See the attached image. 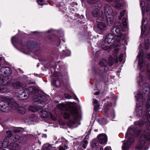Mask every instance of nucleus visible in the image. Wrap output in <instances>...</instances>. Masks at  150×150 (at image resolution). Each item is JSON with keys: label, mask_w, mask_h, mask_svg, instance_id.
<instances>
[{"label": "nucleus", "mask_w": 150, "mask_h": 150, "mask_svg": "<svg viewBox=\"0 0 150 150\" xmlns=\"http://www.w3.org/2000/svg\"><path fill=\"white\" fill-rule=\"evenodd\" d=\"M146 109L149 115L145 113L142 116V120L135 122L134 125L136 127L138 126L141 127L145 124L146 129L143 131L141 137L150 142V106H146Z\"/></svg>", "instance_id": "1"}, {"label": "nucleus", "mask_w": 150, "mask_h": 150, "mask_svg": "<svg viewBox=\"0 0 150 150\" xmlns=\"http://www.w3.org/2000/svg\"><path fill=\"white\" fill-rule=\"evenodd\" d=\"M141 132V130L137 127L131 126L129 128L125 138L128 139L127 141H124L122 146L123 150H128L134 140V137H137Z\"/></svg>", "instance_id": "2"}, {"label": "nucleus", "mask_w": 150, "mask_h": 150, "mask_svg": "<svg viewBox=\"0 0 150 150\" xmlns=\"http://www.w3.org/2000/svg\"><path fill=\"white\" fill-rule=\"evenodd\" d=\"M0 100V109L3 112H8L12 108L16 109L18 105L12 98L8 96H2Z\"/></svg>", "instance_id": "3"}, {"label": "nucleus", "mask_w": 150, "mask_h": 150, "mask_svg": "<svg viewBox=\"0 0 150 150\" xmlns=\"http://www.w3.org/2000/svg\"><path fill=\"white\" fill-rule=\"evenodd\" d=\"M33 98L35 105H36L34 106L30 105L28 107V109L33 112H35L38 111L39 109H42L44 106L39 104L45 105V102L46 100L45 97L42 94H38L34 96Z\"/></svg>", "instance_id": "4"}, {"label": "nucleus", "mask_w": 150, "mask_h": 150, "mask_svg": "<svg viewBox=\"0 0 150 150\" xmlns=\"http://www.w3.org/2000/svg\"><path fill=\"white\" fill-rule=\"evenodd\" d=\"M70 113L65 112L63 114V117L65 119H69L70 118L69 121L72 124L76 123L77 118L79 116V114L77 109L74 107H71L69 109Z\"/></svg>", "instance_id": "5"}, {"label": "nucleus", "mask_w": 150, "mask_h": 150, "mask_svg": "<svg viewBox=\"0 0 150 150\" xmlns=\"http://www.w3.org/2000/svg\"><path fill=\"white\" fill-rule=\"evenodd\" d=\"M102 4V2H100L98 4H96L93 10L91 11L92 16L95 18H97V21H103L104 19L103 12L100 11Z\"/></svg>", "instance_id": "6"}, {"label": "nucleus", "mask_w": 150, "mask_h": 150, "mask_svg": "<svg viewBox=\"0 0 150 150\" xmlns=\"http://www.w3.org/2000/svg\"><path fill=\"white\" fill-rule=\"evenodd\" d=\"M143 51L142 49L140 50L139 52V54L137 57L140 70L142 71H144L146 67L147 69H148L149 65L148 62L144 61L143 59Z\"/></svg>", "instance_id": "7"}, {"label": "nucleus", "mask_w": 150, "mask_h": 150, "mask_svg": "<svg viewBox=\"0 0 150 150\" xmlns=\"http://www.w3.org/2000/svg\"><path fill=\"white\" fill-rule=\"evenodd\" d=\"M12 70L9 67H2L0 69V76H2L1 78L7 77L8 78L6 80H5V83H6L8 80L10 81V83L11 82V76L10 75L12 73Z\"/></svg>", "instance_id": "8"}, {"label": "nucleus", "mask_w": 150, "mask_h": 150, "mask_svg": "<svg viewBox=\"0 0 150 150\" xmlns=\"http://www.w3.org/2000/svg\"><path fill=\"white\" fill-rule=\"evenodd\" d=\"M140 78H141V81H138V83L140 85H141V84L143 85V92L144 93V96H147L150 91V87L149 84L145 81V77L140 75Z\"/></svg>", "instance_id": "9"}, {"label": "nucleus", "mask_w": 150, "mask_h": 150, "mask_svg": "<svg viewBox=\"0 0 150 150\" xmlns=\"http://www.w3.org/2000/svg\"><path fill=\"white\" fill-rule=\"evenodd\" d=\"M112 33L117 38L122 39H124L125 36L122 33V31L119 27L115 26L113 27L111 30Z\"/></svg>", "instance_id": "10"}, {"label": "nucleus", "mask_w": 150, "mask_h": 150, "mask_svg": "<svg viewBox=\"0 0 150 150\" xmlns=\"http://www.w3.org/2000/svg\"><path fill=\"white\" fill-rule=\"evenodd\" d=\"M145 3L149 4V5L146 6V12L150 14V0H144L143 1H141L140 5L141 7L142 11L143 13V11H144Z\"/></svg>", "instance_id": "11"}, {"label": "nucleus", "mask_w": 150, "mask_h": 150, "mask_svg": "<svg viewBox=\"0 0 150 150\" xmlns=\"http://www.w3.org/2000/svg\"><path fill=\"white\" fill-rule=\"evenodd\" d=\"M14 137H6L2 142L1 141H0V149L1 148H5L7 147V146L8 143H10V140L13 139Z\"/></svg>", "instance_id": "12"}, {"label": "nucleus", "mask_w": 150, "mask_h": 150, "mask_svg": "<svg viewBox=\"0 0 150 150\" xmlns=\"http://www.w3.org/2000/svg\"><path fill=\"white\" fill-rule=\"evenodd\" d=\"M97 137L100 144H103L107 143V136L105 134L103 133L99 134L98 135Z\"/></svg>", "instance_id": "13"}, {"label": "nucleus", "mask_w": 150, "mask_h": 150, "mask_svg": "<svg viewBox=\"0 0 150 150\" xmlns=\"http://www.w3.org/2000/svg\"><path fill=\"white\" fill-rule=\"evenodd\" d=\"M25 89L28 95H32L35 93H38L39 91L38 89L33 86L29 87L27 89L25 88Z\"/></svg>", "instance_id": "14"}, {"label": "nucleus", "mask_w": 150, "mask_h": 150, "mask_svg": "<svg viewBox=\"0 0 150 150\" xmlns=\"http://www.w3.org/2000/svg\"><path fill=\"white\" fill-rule=\"evenodd\" d=\"M7 147L11 150H19L20 146L16 143L12 142L9 145L8 144Z\"/></svg>", "instance_id": "15"}, {"label": "nucleus", "mask_w": 150, "mask_h": 150, "mask_svg": "<svg viewBox=\"0 0 150 150\" xmlns=\"http://www.w3.org/2000/svg\"><path fill=\"white\" fill-rule=\"evenodd\" d=\"M11 84L15 89L22 88L24 86V85L23 83L18 81H15Z\"/></svg>", "instance_id": "16"}, {"label": "nucleus", "mask_w": 150, "mask_h": 150, "mask_svg": "<svg viewBox=\"0 0 150 150\" xmlns=\"http://www.w3.org/2000/svg\"><path fill=\"white\" fill-rule=\"evenodd\" d=\"M104 12L105 16L107 17L112 14V10L111 7L108 4H105L104 9Z\"/></svg>", "instance_id": "17"}, {"label": "nucleus", "mask_w": 150, "mask_h": 150, "mask_svg": "<svg viewBox=\"0 0 150 150\" xmlns=\"http://www.w3.org/2000/svg\"><path fill=\"white\" fill-rule=\"evenodd\" d=\"M137 108L136 110V115L140 117L142 114V107L139 104H137Z\"/></svg>", "instance_id": "18"}, {"label": "nucleus", "mask_w": 150, "mask_h": 150, "mask_svg": "<svg viewBox=\"0 0 150 150\" xmlns=\"http://www.w3.org/2000/svg\"><path fill=\"white\" fill-rule=\"evenodd\" d=\"M114 36L112 34H109L106 37L105 39V43L106 44H109L113 40Z\"/></svg>", "instance_id": "19"}, {"label": "nucleus", "mask_w": 150, "mask_h": 150, "mask_svg": "<svg viewBox=\"0 0 150 150\" xmlns=\"http://www.w3.org/2000/svg\"><path fill=\"white\" fill-rule=\"evenodd\" d=\"M98 23L97 26L98 29L100 30H104L106 29V25L104 23L102 22H99L98 21H97Z\"/></svg>", "instance_id": "20"}, {"label": "nucleus", "mask_w": 150, "mask_h": 150, "mask_svg": "<svg viewBox=\"0 0 150 150\" xmlns=\"http://www.w3.org/2000/svg\"><path fill=\"white\" fill-rule=\"evenodd\" d=\"M39 114L42 118H45L48 117L49 115V114H50V113L43 110L40 112Z\"/></svg>", "instance_id": "21"}, {"label": "nucleus", "mask_w": 150, "mask_h": 150, "mask_svg": "<svg viewBox=\"0 0 150 150\" xmlns=\"http://www.w3.org/2000/svg\"><path fill=\"white\" fill-rule=\"evenodd\" d=\"M6 133L7 134H8V135L6 137H11L12 136L14 137V138H13V139L10 140V142H12V141H17L18 140L19 138V137L18 136H16L14 135H12V134L11 133V132L10 131H6Z\"/></svg>", "instance_id": "22"}, {"label": "nucleus", "mask_w": 150, "mask_h": 150, "mask_svg": "<svg viewBox=\"0 0 150 150\" xmlns=\"http://www.w3.org/2000/svg\"><path fill=\"white\" fill-rule=\"evenodd\" d=\"M93 105L94 106V111L97 112L99 110L100 104L98 100L96 99H94L93 101Z\"/></svg>", "instance_id": "23"}, {"label": "nucleus", "mask_w": 150, "mask_h": 150, "mask_svg": "<svg viewBox=\"0 0 150 150\" xmlns=\"http://www.w3.org/2000/svg\"><path fill=\"white\" fill-rule=\"evenodd\" d=\"M24 89L21 90L19 91L18 93L19 97L22 99H25L28 96H27L26 94H25V93H24Z\"/></svg>", "instance_id": "24"}, {"label": "nucleus", "mask_w": 150, "mask_h": 150, "mask_svg": "<svg viewBox=\"0 0 150 150\" xmlns=\"http://www.w3.org/2000/svg\"><path fill=\"white\" fill-rule=\"evenodd\" d=\"M145 144V141L143 139H140L138 145L136 147V149H141L144 146Z\"/></svg>", "instance_id": "25"}, {"label": "nucleus", "mask_w": 150, "mask_h": 150, "mask_svg": "<svg viewBox=\"0 0 150 150\" xmlns=\"http://www.w3.org/2000/svg\"><path fill=\"white\" fill-rule=\"evenodd\" d=\"M8 78L7 77H5L4 78H0V84H1L4 86L8 85L10 83V81H7L6 83H5V80H6Z\"/></svg>", "instance_id": "26"}, {"label": "nucleus", "mask_w": 150, "mask_h": 150, "mask_svg": "<svg viewBox=\"0 0 150 150\" xmlns=\"http://www.w3.org/2000/svg\"><path fill=\"white\" fill-rule=\"evenodd\" d=\"M135 97L136 98V99L137 101H141L142 100L143 98H144V96H143L142 94V93L140 92H139L137 95L135 96Z\"/></svg>", "instance_id": "27"}, {"label": "nucleus", "mask_w": 150, "mask_h": 150, "mask_svg": "<svg viewBox=\"0 0 150 150\" xmlns=\"http://www.w3.org/2000/svg\"><path fill=\"white\" fill-rule=\"evenodd\" d=\"M145 21L142 20L141 25V35H144L146 28V24H145Z\"/></svg>", "instance_id": "28"}, {"label": "nucleus", "mask_w": 150, "mask_h": 150, "mask_svg": "<svg viewBox=\"0 0 150 150\" xmlns=\"http://www.w3.org/2000/svg\"><path fill=\"white\" fill-rule=\"evenodd\" d=\"M87 2L89 4H94L95 6L96 4H98L100 2H102L100 0H87Z\"/></svg>", "instance_id": "29"}, {"label": "nucleus", "mask_w": 150, "mask_h": 150, "mask_svg": "<svg viewBox=\"0 0 150 150\" xmlns=\"http://www.w3.org/2000/svg\"><path fill=\"white\" fill-rule=\"evenodd\" d=\"M30 44L31 45H28V52H25V53L27 54H30V52L31 51V50H33L34 45V42H30Z\"/></svg>", "instance_id": "30"}, {"label": "nucleus", "mask_w": 150, "mask_h": 150, "mask_svg": "<svg viewBox=\"0 0 150 150\" xmlns=\"http://www.w3.org/2000/svg\"><path fill=\"white\" fill-rule=\"evenodd\" d=\"M99 64L102 68H105L107 64V60L105 59H103L100 62Z\"/></svg>", "instance_id": "31"}, {"label": "nucleus", "mask_w": 150, "mask_h": 150, "mask_svg": "<svg viewBox=\"0 0 150 150\" xmlns=\"http://www.w3.org/2000/svg\"><path fill=\"white\" fill-rule=\"evenodd\" d=\"M88 143V141L84 139L83 141H82L80 144V146H82V148L84 149L86 148L87 146Z\"/></svg>", "instance_id": "32"}, {"label": "nucleus", "mask_w": 150, "mask_h": 150, "mask_svg": "<svg viewBox=\"0 0 150 150\" xmlns=\"http://www.w3.org/2000/svg\"><path fill=\"white\" fill-rule=\"evenodd\" d=\"M115 60L113 59L111 56H110L109 57L108 63L110 66H112L114 63Z\"/></svg>", "instance_id": "33"}, {"label": "nucleus", "mask_w": 150, "mask_h": 150, "mask_svg": "<svg viewBox=\"0 0 150 150\" xmlns=\"http://www.w3.org/2000/svg\"><path fill=\"white\" fill-rule=\"evenodd\" d=\"M51 146L47 144H45L44 145L42 146V150H50L51 148Z\"/></svg>", "instance_id": "34"}, {"label": "nucleus", "mask_w": 150, "mask_h": 150, "mask_svg": "<svg viewBox=\"0 0 150 150\" xmlns=\"http://www.w3.org/2000/svg\"><path fill=\"white\" fill-rule=\"evenodd\" d=\"M54 76L56 78L60 79L62 78L63 76L62 74L59 72H55Z\"/></svg>", "instance_id": "35"}, {"label": "nucleus", "mask_w": 150, "mask_h": 150, "mask_svg": "<svg viewBox=\"0 0 150 150\" xmlns=\"http://www.w3.org/2000/svg\"><path fill=\"white\" fill-rule=\"evenodd\" d=\"M13 131L14 132L16 133H18L23 132L24 129L23 128L20 127L13 129Z\"/></svg>", "instance_id": "36"}, {"label": "nucleus", "mask_w": 150, "mask_h": 150, "mask_svg": "<svg viewBox=\"0 0 150 150\" xmlns=\"http://www.w3.org/2000/svg\"><path fill=\"white\" fill-rule=\"evenodd\" d=\"M98 145L96 144V142L95 140H93L92 142L91 146L92 148V150H96V149Z\"/></svg>", "instance_id": "37"}, {"label": "nucleus", "mask_w": 150, "mask_h": 150, "mask_svg": "<svg viewBox=\"0 0 150 150\" xmlns=\"http://www.w3.org/2000/svg\"><path fill=\"white\" fill-rule=\"evenodd\" d=\"M57 106L62 110H65L66 109V106L63 104H59L57 105Z\"/></svg>", "instance_id": "38"}, {"label": "nucleus", "mask_w": 150, "mask_h": 150, "mask_svg": "<svg viewBox=\"0 0 150 150\" xmlns=\"http://www.w3.org/2000/svg\"><path fill=\"white\" fill-rule=\"evenodd\" d=\"M36 118L35 116L34 115H31L30 118L27 119V120H28V122H34Z\"/></svg>", "instance_id": "39"}, {"label": "nucleus", "mask_w": 150, "mask_h": 150, "mask_svg": "<svg viewBox=\"0 0 150 150\" xmlns=\"http://www.w3.org/2000/svg\"><path fill=\"white\" fill-rule=\"evenodd\" d=\"M123 25L125 28H126L127 25V21L125 18H123L122 20Z\"/></svg>", "instance_id": "40"}, {"label": "nucleus", "mask_w": 150, "mask_h": 150, "mask_svg": "<svg viewBox=\"0 0 150 150\" xmlns=\"http://www.w3.org/2000/svg\"><path fill=\"white\" fill-rule=\"evenodd\" d=\"M145 48L146 50H148L149 49V44L148 40H145Z\"/></svg>", "instance_id": "41"}, {"label": "nucleus", "mask_w": 150, "mask_h": 150, "mask_svg": "<svg viewBox=\"0 0 150 150\" xmlns=\"http://www.w3.org/2000/svg\"><path fill=\"white\" fill-rule=\"evenodd\" d=\"M7 89L5 88L4 87H0V93H5L7 91Z\"/></svg>", "instance_id": "42"}, {"label": "nucleus", "mask_w": 150, "mask_h": 150, "mask_svg": "<svg viewBox=\"0 0 150 150\" xmlns=\"http://www.w3.org/2000/svg\"><path fill=\"white\" fill-rule=\"evenodd\" d=\"M109 109V105H107L104 106L103 110L105 113H106Z\"/></svg>", "instance_id": "43"}, {"label": "nucleus", "mask_w": 150, "mask_h": 150, "mask_svg": "<svg viewBox=\"0 0 150 150\" xmlns=\"http://www.w3.org/2000/svg\"><path fill=\"white\" fill-rule=\"evenodd\" d=\"M102 48L105 50H107L108 51H110L111 49V47L109 46L105 45L104 47H103Z\"/></svg>", "instance_id": "44"}, {"label": "nucleus", "mask_w": 150, "mask_h": 150, "mask_svg": "<svg viewBox=\"0 0 150 150\" xmlns=\"http://www.w3.org/2000/svg\"><path fill=\"white\" fill-rule=\"evenodd\" d=\"M54 85L57 86H58L60 85V81L57 79L54 81Z\"/></svg>", "instance_id": "45"}, {"label": "nucleus", "mask_w": 150, "mask_h": 150, "mask_svg": "<svg viewBox=\"0 0 150 150\" xmlns=\"http://www.w3.org/2000/svg\"><path fill=\"white\" fill-rule=\"evenodd\" d=\"M19 110V112L22 114H24L25 113V108H19L18 109Z\"/></svg>", "instance_id": "46"}, {"label": "nucleus", "mask_w": 150, "mask_h": 150, "mask_svg": "<svg viewBox=\"0 0 150 150\" xmlns=\"http://www.w3.org/2000/svg\"><path fill=\"white\" fill-rule=\"evenodd\" d=\"M110 117L112 119H114L115 117V112L114 111H112L110 113Z\"/></svg>", "instance_id": "47"}, {"label": "nucleus", "mask_w": 150, "mask_h": 150, "mask_svg": "<svg viewBox=\"0 0 150 150\" xmlns=\"http://www.w3.org/2000/svg\"><path fill=\"white\" fill-rule=\"evenodd\" d=\"M147 77L150 80V69L148 70L147 72Z\"/></svg>", "instance_id": "48"}, {"label": "nucleus", "mask_w": 150, "mask_h": 150, "mask_svg": "<svg viewBox=\"0 0 150 150\" xmlns=\"http://www.w3.org/2000/svg\"><path fill=\"white\" fill-rule=\"evenodd\" d=\"M43 0H37V2L38 4L41 6H42L43 5Z\"/></svg>", "instance_id": "49"}, {"label": "nucleus", "mask_w": 150, "mask_h": 150, "mask_svg": "<svg viewBox=\"0 0 150 150\" xmlns=\"http://www.w3.org/2000/svg\"><path fill=\"white\" fill-rule=\"evenodd\" d=\"M148 98L147 100V106H148V105L150 104V95H147Z\"/></svg>", "instance_id": "50"}, {"label": "nucleus", "mask_w": 150, "mask_h": 150, "mask_svg": "<svg viewBox=\"0 0 150 150\" xmlns=\"http://www.w3.org/2000/svg\"><path fill=\"white\" fill-rule=\"evenodd\" d=\"M123 54H121L119 56V57L118 58V60L120 62H121L122 60Z\"/></svg>", "instance_id": "51"}, {"label": "nucleus", "mask_w": 150, "mask_h": 150, "mask_svg": "<svg viewBox=\"0 0 150 150\" xmlns=\"http://www.w3.org/2000/svg\"><path fill=\"white\" fill-rule=\"evenodd\" d=\"M64 96L66 98H67L71 99L72 98L71 96L68 94H65Z\"/></svg>", "instance_id": "52"}, {"label": "nucleus", "mask_w": 150, "mask_h": 150, "mask_svg": "<svg viewBox=\"0 0 150 150\" xmlns=\"http://www.w3.org/2000/svg\"><path fill=\"white\" fill-rule=\"evenodd\" d=\"M125 10H122V11L120 12V16H121V17H122L124 16V14L125 13Z\"/></svg>", "instance_id": "53"}, {"label": "nucleus", "mask_w": 150, "mask_h": 150, "mask_svg": "<svg viewBox=\"0 0 150 150\" xmlns=\"http://www.w3.org/2000/svg\"><path fill=\"white\" fill-rule=\"evenodd\" d=\"M65 54L66 56H69L70 55V52L69 51H66L65 52Z\"/></svg>", "instance_id": "54"}, {"label": "nucleus", "mask_w": 150, "mask_h": 150, "mask_svg": "<svg viewBox=\"0 0 150 150\" xmlns=\"http://www.w3.org/2000/svg\"><path fill=\"white\" fill-rule=\"evenodd\" d=\"M49 115H50L51 119L53 120H56V118L53 115H52L50 113L49 114Z\"/></svg>", "instance_id": "55"}, {"label": "nucleus", "mask_w": 150, "mask_h": 150, "mask_svg": "<svg viewBox=\"0 0 150 150\" xmlns=\"http://www.w3.org/2000/svg\"><path fill=\"white\" fill-rule=\"evenodd\" d=\"M96 150H103V149L101 146L98 145L96 149Z\"/></svg>", "instance_id": "56"}, {"label": "nucleus", "mask_w": 150, "mask_h": 150, "mask_svg": "<svg viewBox=\"0 0 150 150\" xmlns=\"http://www.w3.org/2000/svg\"><path fill=\"white\" fill-rule=\"evenodd\" d=\"M146 57L149 60H150V52L147 54Z\"/></svg>", "instance_id": "57"}, {"label": "nucleus", "mask_w": 150, "mask_h": 150, "mask_svg": "<svg viewBox=\"0 0 150 150\" xmlns=\"http://www.w3.org/2000/svg\"><path fill=\"white\" fill-rule=\"evenodd\" d=\"M107 20H108V21H110V23H112V22L113 20L112 19L110 18H109V17H108L107 16Z\"/></svg>", "instance_id": "58"}, {"label": "nucleus", "mask_w": 150, "mask_h": 150, "mask_svg": "<svg viewBox=\"0 0 150 150\" xmlns=\"http://www.w3.org/2000/svg\"><path fill=\"white\" fill-rule=\"evenodd\" d=\"M102 120H103V123H102V124H105L106 123V119L105 118H103V119Z\"/></svg>", "instance_id": "59"}, {"label": "nucleus", "mask_w": 150, "mask_h": 150, "mask_svg": "<svg viewBox=\"0 0 150 150\" xmlns=\"http://www.w3.org/2000/svg\"><path fill=\"white\" fill-rule=\"evenodd\" d=\"M59 150H65V149L62 146H59Z\"/></svg>", "instance_id": "60"}, {"label": "nucleus", "mask_w": 150, "mask_h": 150, "mask_svg": "<svg viewBox=\"0 0 150 150\" xmlns=\"http://www.w3.org/2000/svg\"><path fill=\"white\" fill-rule=\"evenodd\" d=\"M15 40V37H13L11 38V42L13 44V41Z\"/></svg>", "instance_id": "61"}, {"label": "nucleus", "mask_w": 150, "mask_h": 150, "mask_svg": "<svg viewBox=\"0 0 150 150\" xmlns=\"http://www.w3.org/2000/svg\"><path fill=\"white\" fill-rule=\"evenodd\" d=\"M29 83L30 84H34L35 83V82L34 81H30L29 82Z\"/></svg>", "instance_id": "62"}, {"label": "nucleus", "mask_w": 150, "mask_h": 150, "mask_svg": "<svg viewBox=\"0 0 150 150\" xmlns=\"http://www.w3.org/2000/svg\"><path fill=\"white\" fill-rule=\"evenodd\" d=\"M100 93L99 92H96V93H95L94 95H99L100 94Z\"/></svg>", "instance_id": "63"}, {"label": "nucleus", "mask_w": 150, "mask_h": 150, "mask_svg": "<svg viewBox=\"0 0 150 150\" xmlns=\"http://www.w3.org/2000/svg\"><path fill=\"white\" fill-rule=\"evenodd\" d=\"M115 51L116 54L118 53V50L117 49H115Z\"/></svg>", "instance_id": "64"}]
</instances>
